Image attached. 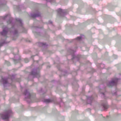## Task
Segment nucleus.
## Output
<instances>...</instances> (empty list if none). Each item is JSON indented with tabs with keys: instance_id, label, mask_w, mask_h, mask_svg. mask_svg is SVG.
Listing matches in <instances>:
<instances>
[{
	"instance_id": "obj_1",
	"label": "nucleus",
	"mask_w": 121,
	"mask_h": 121,
	"mask_svg": "<svg viewBox=\"0 0 121 121\" xmlns=\"http://www.w3.org/2000/svg\"><path fill=\"white\" fill-rule=\"evenodd\" d=\"M117 79H115L114 80L112 81L110 83V85H108L109 87H110L111 86H113L116 85L117 84Z\"/></svg>"
},
{
	"instance_id": "obj_2",
	"label": "nucleus",
	"mask_w": 121,
	"mask_h": 121,
	"mask_svg": "<svg viewBox=\"0 0 121 121\" xmlns=\"http://www.w3.org/2000/svg\"><path fill=\"white\" fill-rule=\"evenodd\" d=\"M7 30H5L4 29H3V32L1 33V34L3 35H6L7 32Z\"/></svg>"
},
{
	"instance_id": "obj_3",
	"label": "nucleus",
	"mask_w": 121,
	"mask_h": 121,
	"mask_svg": "<svg viewBox=\"0 0 121 121\" xmlns=\"http://www.w3.org/2000/svg\"><path fill=\"white\" fill-rule=\"evenodd\" d=\"M9 117V115L8 114L2 116V118L3 119H7Z\"/></svg>"
},
{
	"instance_id": "obj_4",
	"label": "nucleus",
	"mask_w": 121,
	"mask_h": 121,
	"mask_svg": "<svg viewBox=\"0 0 121 121\" xmlns=\"http://www.w3.org/2000/svg\"><path fill=\"white\" fill-rule=\"evenodd\" d=\"M39 46L40 47L46 45V44L45 43H39Z\"/></svg>"
},
{
	"instance_id": "obj_5",
	"label": "nucleus",
	"mask_w": 121,
	"mask_h": 121,
	"mask_svg": "<svg viewBox=\"0 0 121 121\" xmlns=\"http://www.w3.org/2000/svg\"><path fill=\"white\" fill-rule=\"evenodd\" d=\"M44 102L47 103H48L51 102V100L50 99H46L44 100Z\"/></svg>"
},
{
	"instance_id": "obj_6",
	"label": "nucleus",
	"mask_w": 121,
	"mask_h": 121,
	"mask_svg": "<svg viewBox=\"0 0 121 121\" xmlns=\"http://www.w3.org/2000/svg\"><path fill=\"white\" fill-rule=\"evenodd\" d=\"M2 80L4 84H5L7 83V82L6 79H4L2 78Z\"/></svg>"
},
{
	"instance_id": "obj_7",
	"label": "nucleus",
	"mask_w": 121,
	"mask_h": 121,
	"mask_svg": "<svg viewBox=\"0 0 121 121\" xmlns=\"http://www.w3.org/2000/svg\"><path fill=\"white\" fill-rule=\"evenodd\" d=\"M58 13H61L62 12V9H59L58 10Z\"/></svg>"
},
{
	"instance_id": "obj_8",
	"label": "nucleus",
	"mask_w": 121,
	"mask_h": 121,
	"mask_svg": "<svg viewBox=\"0 0 121 121\" xmlns=\"http://www.w3.org/2000/svg\"><path fill=\"white\" fill-rule=\"evenodd\" d=\"M16 20L18 21L20 23H22V21L21 20L19 19L18 20L17 19Z\"/></svg>"
},
{
	"instance_id": "obj_9",
	"label": "nucleus",
	"mask_w": 121,
	"mask_h": 121,
	"mask_svg": "<svg viewBox=\"0 0 121 121\" xmlns=\"http://www.w3.org/2000/svg\"><path fill=\"white\" fill-rule=\"evenodd\" d=\"M25 60V62L26 63H27L29 61L28 60V59H25V60Z\"/></svg>"
},
{
	"instance_id": "obj_10",
	"label": "nucleus",
	"mask_w": 121,
	"mask_h": 121,
	"mask_svg": "<svg viewBox=\"0 0 121 121\" xmlns=\"http://www.w3.org/2000/svg\"><path fill=\"white\" fill-rule=\"evenodd\" d=\"M81 39V38L80 37H78L77 38V39H78V40H80Z\"/></svg>"
},
{
	"instance_id": "obj_11",
	"label": "nucleus",
	"mask_w": 121,
	"mask_h": 121,
	"mask_svg": "<svg viewBox=\"0 0 121 121\" xmlns=\"http://www.w3.org/2000/svg\"><path fill=\"white\" fill-rule=\"evenodd\" d=\"M26 93H25V95H26L27 93H28L27 92V90L26 91Z\"/></svg>"
},
{
	"instance_id": "obj_12",
	"label": "nucleus",
	"mask_w": 121,
	"mask_h": 121,
	"mask_svg": "<svg viewBox=\"0 0 121 121\" xmlns=\"http://www.w3.org/2000/svg\"><path fill=\"white\" fill-rule=\"evenodd\" d=\"M103 107H104V108H106V106H105V105H104L103 106Z\"/></svg>"
},
{
	"instance_id": "obj_13",
	"label": "nucleus",
	"mask_w": 121,
	"mask_h": 121,
	"mask_svg": "<svg viewBox=\"0 0 121 121\" xmlns=\"http://www.w3.org/2000/svg\"><path fill=\"white\" fill-rule=\"evenodd\" d=\"M10 21H8L7 22V23H10Z\"/></svg>"
},
{
	"instance_id": "obj_14",
	"label": "nucleus",
	"mask_w": 121,
	"mask_h": 121,
	"mask_svg": "<svg viewBox=\"0 0 121 121\" xmlns=\"http://www.w3.org/2000/svg\"><path fill=\"white\" fill-rule=\"evenodd\" d=\"M7 16H6V17H7Z\"/></svg>"
},
{
	"instance_id": "obj_15",
	"label": "nucleus",
	"mask_w": 121,
	"mask_h": 121,
	"mask_svg": "<svg viewBox=\"0 0 121 121\" xmlns=\"http://www.w3.org/2000/svg\"><path fill=\"white\" fill-rule=\"evenodd\" d=\"M103 95H104V93H103Z\"/></svg>"
}]
</instances>
